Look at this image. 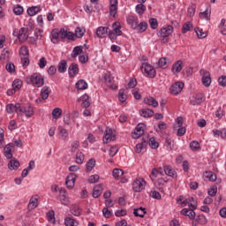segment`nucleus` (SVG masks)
Instances as JSON below:
<instances>
[{"label":"nucleus","instance_id":"79ce46f5","mask_svg":"<svg viewBox=\"0 0 226 226\" xmlns=\"http://www.w3.org/2000/svg\"><path fill=\"white\" fill-rule=\"evenodd\" d=\"M58 132H59V137L62 139V140H66V139H68V131L64 129V127L59 126Z\"/></svg>","mask_w":226,"mask_h":226},{"label":"nucleus","instance_id":"5701e85b","mask_svg":"<svg viewBox=\"0 0 226 226\" xmlns=\"http://www.w3.org/2000/svg\"><path fill=\"white\" fill-rule=\"evenodd\" d=\"M204 102V95L202 94H198L191 99V105H200Z\"/></svg>","mask_w":226,"mask_h":226},{"label":"nucleus","instance_id":"0e129e2a","mask_svg":"<svg viewBox=\"0 0 226 226\" xmlns=\"http://www.w3.org/2000/svg\"><path fill=\"white\" fill-rule=\"evenodd\" d=\"M13 13L14 15H22L24 13V7L21 5H17L13 8Z\"/></svg>","mask_w":226,"mask_h":226},{"label":"nucleus","instance_id":"6ab92c4d","mask_svg":"<svg viewBox=\"0 0 226 226\" xmlns=\"http://www.w3.org/2000/svg\"><path fill=\"white\" fill-rule=\"evenodd\" d=\"M180 205L182 206V207H185V206L188 205L189 207H192V209H197V201L194 200L192 197L183 200L182 202H180Z\"/></svg>","mask_w":226,"mask_h":226},{"label":"nucleus","instance_id":"1a4fd4ad","mask_svg":"<svg viewBox=\"0 0 226 226\" xmlns=\"http://www.w3.org/2000/svg\"><path fill=\"white\" fill-rule=\"evenodd\" d=\"M19 40V41H26L27 38H29V34H27V28L22 27L19 31V30H14L13 31V35L17 36Z\"/></svg>","mask_w":226,"mask_h":226},{"label":"nucleus","instance_id":"ddd939ff","mask_svg":"<svg viewBox=\"0 0 226 226\" xmlns=\"http://www.w3.org/2000/svg\"><path fill=\"white\" fill-rule=\"evenodd\" d=\"M112 140H116V135L114 132H112V129L106 128L103 142L109 144V142H112Z\"/></svg>","mask_w":226,"mask_h":226},{"label":"nucleus","instance_id":"c756f323","mask_svg":"<svg viewBox=\"0 0 226 226\" xmlns=\"http://www.w3.org/2000/svg\"><path fill=\"white\" fill-rule=\"evenodd\" d=\"M20 167V162L17 159H12L8 163V169L10 170H17Z\"/></svg>","mask_w":226,"mask_h":226},{"label":"nucleus","instance_id":"9d476101","mask_svg":"<svg viewBox=\"0 0 226 226\" xmlns=\"http://www.w3.org/2000/svg\"><path fill=\"white\" fill-rule=\"evenodd\" d=\"M77 181V175L75 173H71L66 177L65 185L68 190H73L75 187V182Z\"/></svg>","mask_w":226,"mask_h":226},{"label":"nucleus","instance_id":"37998d69","mask_svg":"<svg viewBox=\"0 0 226 226\" xmlns=\"http://www.w3.org/2000/svg\"><path fill=\"white\" fill-rule=\"evenodd\" d=\"M76 89H79L80 91H84L85 89H87V83L84 79H79L76 83Z\"/></svg>","mask_w":226,"mask_h":226},{"label":"nucleus","instance_id":"412c9836","mask_svg":"<svg viewBox=\"0 0 226 226\" xmlns=\"http://www.w3.org/2000/svg\"><path fill=\"white\" fill-rule=\"evenodd\" d=\"M77 102L79 103L82 102V107H84L85 109H87V107L91 106V102H89V95H87V94H83L81 98H79L77 100Z\"/></svg>","mask_w":226,"mask_h":226},{"label":"nucleus","instance_id":"4468645a","mask_svg":"<svg viewBox=\"0 0 226 226\" xmlns=\"http://www.w3.org/2000/svg\"><path fill=\"white\" fill-rule=\"evenodd\" d=\"M145 130H146V124H139L136 126V131L132 134V139H140V137H142V135H144Z\"/></svg>","mask_w":226,"mask_h":226},{"label":"nucleus","instance_id":"bf43d9fd","mask_svg":"<svg viewBox=\"0 0 226 226\" xmlns=\"http://www.w3.org/2000/svg\"><path fill=\"white\" fill-rule=\"evenodd\" d=\"M80 54H82V46H77L72 50V57H77V56H80Z\"/></svg>","mask_w":226,"mask_h":226},{"label":"nucleus","instance_id":"8fccbe9b","mask_svg":"<svg viewBox=\"0 0 226 226\" xmlns=\"http://www.w3.org/2000/svg\"><path fill=\"white\" fill-rule=\"evenodd\" d=\"M94 165H96V161L94 159H90L86 164L87 172H91V170L94 169Z\"/></svg>","mask_w":226,"mask_h":226},{"label":"nucleus","instance_id":"7c9ffc66","mask_svg":"<svg viewBox=\"0 0 226 226\" xmlns=\"http://www.w3.org/2000/svg\"><path fill=\"white\" fill-rule=\"evenodd\" d=\"M49 96H50V88L45 86L41 90V100H47Z\"/></svg>","mask_w":226,"mask_h":226},{"label":"nucleus","instance_id":"bb28decb","mask_svg":"<svg viewBox=\"0 0 226 226\" xmlns=\"http://www.w3.org/2000/svg\"><path fill=\"white\" fill-rule=\"evenodd\" d=\"M23 109V114H25L26 117H32V116L34 114V108L30 105H26Z\"/></svg>","mask_w":226,"mask_h":226},{"label":"nucleus","instance_id":"72a5a7b5","mask_svg":"<svg viewBox=\"0 0 226 226\" xmlns=\"http://www.w3.org/2000/svg\"><path fill=\"white\" fill-rule=\"evenodd\" d=\"M70 212L73 216H80L82 213V208L79 205H72Z\"/></svg>","mask_w":226,"mask_h":226},{"label":"nucleus","instance_id":"393cba45","mask_svg":"<svg viewBox=\"0 0 226 226\" xmlns=\"http://www.w3.org/2000/svg\"><path fill=\"white\" fill-rule=\"evenodd\" d=\"M38 195L33 196L28 203V209L33 210V209H36V207H38Z\"/></svg>","mask_w":226,"mask_h":226},{"label":"nucleus","instance_id":"f03ea898","mask_svg":"<svg viewBox=\"0 0 226 226\" xmlns=\"http://www.w3.org/2000/svg\"><path fill=\"white\" fill-rule=\"evenodd\" d=\"M113 29L109 31L108 36L110 40H116L117 36H121L123 32L121 31V23L119 21H116L112 25Z\"/></svg>","mask_w":226,"mask_h":226},{"label":"nucleus","instance_id":"423d86ee","mask_svg":"<svg viewBox=\"0 0 226 226\" xmlns=\"http://www.w3.org/2000/svg\"><path fill=\"white\" fill-rule=\"evenodd\" d=\"M184 88L185 83L181 81H177L176 83L170 86V92L171 93V94L177 95L179 94V93H181V91H183Z\"/></svg>","mask_w":226,"mask_h":226},{"label":"nucleus","instance_id":"c03bdc74","mask_svg":"<svg viewBox=\"0 0 226 226\" xmlns=\"http://www.w3.org/2000/svg\"><path fill=\"white\" fill-rule=\"evenodd\" d=\"M205 179H208V181H216V174L213 171H206L204 174Z\"/></svg>","mask_w":226,"mask_h":226},{"label":"nucleus","instance_id":"20e7f679","mask_svg":"<svg viewBox=\"0 0 226 226\" xmlns=\"http://www.w3.org/2000/svg\"><path fill=\"white\" fill-rule=\"evenodd\" d=\"M6 112L7 114H13V112H16L18 116H22L24 114V109L20 103H11L6 105Z\"/></svg>","mask_w":226,"mask_h":226},{"label":"nucleus","instance_id":"de8ad7c7","mask_svg":"<svg viewBox=\"0 0 226 226\" xmlns=\"http://www.w3.org/2000/svg\"><path fill=\"white\" fill-rule=\"evenodd\" d=\"M146 146H147V142L146 141V139H143V141L141 143H138L136 145L135 152L138 154L142 153V149H144V147H146Z\"/></svg>","mask_w":226,"mask_h":226},{"label":"nucleus","instance_id":"e2e57ef3","mask_svg":"<svg viewBox=\"0 0 226 226\" xmlns=\"http://www.w3.org/2000/svg\"><path fill=\"white\" fill-rule=\"evenodd\" d=\"M195 219L200 225H206L207 223V219L204 215H198Z\"/></svg>","mask_w":226,"mask_h":226},{"label":"nucleus","instance_id":"a18cd8bd","mask_svg":"<svg viewBox=\"0 0 226 226\" xmlns=\"http://www.w3.org/2000/svg\"><path fill=\"white\" fill-rule=\"evenodd\" d=\"M52 116H53V119H59V117H61L62 114H63V109H61V108H55L52 110Z\"/></svg>","mask_w":226,"mask_h":226},{"label":"nucleus","instance_id":"a211bd4d","mask_svg":"<svg viewBox=\"0 0 226 226\" xmlns=\"http://www.w3.org/2000/svg\"><path fill=\"white\" fill-rule=\"evenodd\" d=\"M199 17L201 20H211V6L207 5L206 11L199 13Z\"/></svg>","mask_w":226,"mask_h":226},{"label":"nucleus","instance_id":"39448f33","mask_svg":"<svg viewBox=\"0 0 226 226\" xmlns=\"http://www.w3.org/2000/svg\"><path fill=\"white\" fill-rule=\"evenodd\" d=\"M200 73L202 75L201 82L203 86H205V87H209L211 86V73L205 69H201Z\"/></svg>","mask_w":226,"mask_h":226},{"label":"nucleus","instance_id":"6e6d98bb","mask_svg":"<svg viewBox=\"0 0 226 226\" xmlns=\"http://www.w3.org/2000/svg\"><path fill=\"white\" fill-rule=\"evenodd\" d=\"M76 163H78V165H82V163H84V154L82 152H77Z\"/></svg>","mask_w":226,"mask_h":226},{"label":"nucleus","instance_id":"c85d7f7f","mask_svg":"<svg viewBox=\"0 0 226 226\" xmlns=\"http://www.w3.org/2000/svg\"><path fill=\"white\" fill-rule=\"evenodd\" d=\"M27 14L29 15V17H34V15L40 13V11H41V7L40 6H32L30 8L27 9Z\"/></svg>","mask_w":226,"mask_h":226},{"label":"nucleus","instance_id":"4c0bfd02","mask_svg":"<svg viewBox=\"0 0 226 226\" xmlns=\"http://www.w3.org/2000/svg\"><path fill=\"white\" fill-rule=\"evenodd\" d=\"M64 225L65 226H79V221H77L72 217H66L64 219Z\"/></svg>","mask_w":226,"mask_h":226},{"label":"nucleus","instance_id":"2f4dec72","mask_svg":"<svg viewBox=\"0 0 226 226\" xmlns=\"http://www.w3.org/2000/svg\"><path fill=\"white\" fill-rule=\"evenodd\" d=\"M102 190H103V185H95L94 187V192H93V194H92L94 199H98V197H100L102 195Z\"/></svg>","mask_w":226,"mask_h":226},{"label":"nucleus","instance_id":"603ef678","mask_svg":"<svg viewBox=\"0 0 226 226\" xmlns=\"http://www.w3.org/2000/svg\"><path fill=\"white\" fill-rule=\"evenodd\" d=\"M158 64L160 68L165 69L169 66V59L166 57L160 58L158 61Z\"/></svg>","mask_w":226,"mask_h":226},{"label":"nucleus","instance_id":"09e8293b","mask_svg":"<svg viewBox=\"0 0 226 226\" xmlns=\"http://www.w3.org/2000/svg\"><path fill=\"white\" fill-rule=\"evenodd\" d=\"M214 137H222V139H226V129L214 130L213 131Z\"/></svg>","mask_w":226,"mask_h":226},{"label":"nucleus","instance_id":"3c124183","mask_svg":"<svg viewBox=\"0 0 226 226\" xmlns=\"http://www.w3.org/2000/svg\"><path fill=\"white\" fill-rule=\"evenodd\" d=\"M47 218L50 223H56V213L54 210H50L47 213Z\"/></svg>","mask_w":226,"mask_h":226},{"label":"nucleus","instance_id":"f8f14e48","mask_svg":"<svg viewBox=\"0 0 226 226\" xmlns=\"http://www.w3.org/2000/svg\"><path fill=\"white\" fill-rule=\"evenodd\" d=\"M104 82L109 89H117V86L116 85V81L114 80V77L110 74H105Z\"/></svg>","mask_w":226,"mask_h":226},{"label":"nucleus","instance_id":"680f3d73","mask_svg":"<svg viewBox=\"0 0 226 226\" xmlns=\"http://www.w3.org/2000/svg\"><path fill=\"white\" fill-rule=\"evenodd\" d=\"M198 38H206L207 36V33L204 32V30L200 28L194 29Z\"/></svg>","mask_w":226,"mask_h":226},{"label":"nucleus","instance_id":"864d4df0","mask_svg":"<svg viewBox=\"0 0 226 226\" xmlns=\"http://www.w3.org/2000/svg\"><path fill=\"white\" fill-rule=\"evenodd\" d=\"M138 33H144V31H146V29H147V23L146 22H141V23H138L137 27L135 28Z\"/></svg>","mask_w":226,"mask_h":226},{"label":"nucleus","instance_id":"cd10ccee","mask_svg":"<svg viewBox=\"0 0 226 226\" xmlns=\"http://www.w3.org/2000/svg\"><path fill=\"white\" fill-rule=\"evenodd\" d=\"M109 33V27L99 26L96 30V35L98 38H105V34Z\"/></svg>","mask_w":226,"mask_h":226},{"label":"nucleus","instance_id":"e433bc0d","mask_svg":"<svg viewBox=\"0 0 226 226\" xmlns=\"http://www.w3.org/2000/svg\"><path fill=\"white\" fill-rule=\"evenodd\" d=\"M134 216H139V218H144L146 215V208L140 207L139 208H135L133 210Z\"/></svg>","mask_w":226,"mask_h":226},{"label":"nucleus","instance_id":"49530a36","mask_svg":"<svg viewBox=\"0 0 226 226\" xmlns=\"http://www.w3.org/2000/svg\"><path fill=\"white\" fill-rule=\"evenodd\" d=\"M192 29H193V24H192L190 21H187L183 25L182 33L185 34V33H188V31H192Z\"/></svg>","mask_w":226,"mask_h":226},{"label":"nucleus","instance_id":"a19ab883","mask_svg":"<svg viewBox=\"0 0 226 226\" xmlns=\"http://www.w3.org/2000/svg\"><path fill=\"white\" fill-rule=\"evenodd\" d=\"M140 116H142V117H153V116H154V111L149 109H141Z\"/></svg>","mask_w":226,"mask_h":226},{"label":"nucleus","instance_id":"f257e3e1","mask_svg":"<svg viewBox=\"0 0 226 226\" xmlns=\"http://www.w3.org/2000/svg\"><path fill=\"white\" fill-rule=\"evenodd\" d=\"M26 84H32L34 87H41L45 84V79L41 74L35 72L31 76L26 77Z\"/></svg>","mask_w":226,"mask_h":226},{"label":"nucleus","instance_id":"4d7b16f0","mask_svg":"<svg viewBox=\"0 0 226 226\" xmlns=\"http://www.w3.org/2000/svg\"><path fill=\"white\" fill-rule=\"evenodd\" d=\"M136 12L138 13V15H144V13L146 12V5H144L143 4H139L136 6Z\"/></svg>","mask_w":226,"mask_h":226},{"label":"nucleus","instance_id":"58836bf2","mask_svg":"<svg viewBox=\"0 0 226 226\" xmlns=\"http://www.w3.org/2000/svg\"><path fill=\"white\" fill-rule=\"evenodd\" d=\"M86 34V28L78 26L75 29L74 40L75 38H82Z\"/></svg>","mask_w":226,"mask_h":226},{"label":"nucleus","instance_id":"052dcab7","mask_svg":"<svg viewBox=\"0 0 226 226\" xmlns=\"http://www.w3.org/2000/svg\"><path fill=\"white\" fill-rule=\"evenodd\" d=\"M148 144L152 149H158V147L160 146L159 143L157 142L156 139H154V138H150Z\"/></svg>","mask_w":226,"mask_h":226},{"label":"nucleus","instance_id":"a878e982","mask_svg":"<svg viewBox=\"0 0 226 226\" xmlns=\"http://www.w3.org/2000/svg\"><path fill=\"white\" fill-rule=\"evenodd\" d=\"M163 170L166 174V176H169L170 177H173V179H176L177 177V173L172 169L170 166H164Z\"/></svg>","mask_w":226,"mask_h":226},{"label":"nucleus","instance_id":"6e6552de","mask_svg":"<svg viewBox=\"0 0 226 226\" xmlns=\"http://www.w3.org/2000/svg\"><path fill=\"white\" fill-rule=\"evenodd\" d=\"M146 188V180L144 178H137L132 183V190L134 192H142Z\"/></svg>","mask_w":226,"mask_h":226},{"label":"nucleus","instance_id":"f3484780","mask_svg":"<svg viewBox=\"0 0 226 226\" xmlns=\"http://www.w3.org/2000/svg\"><path fill=\"white\" fill-rule=\"evenodd\" d=\"M171 33H174V27L170 25L167 27L162 28L159 31V35L162 38H167L168 36H170Z\"/></svg>","mask_w":226,"mask_h":226},{"label":"nucleus","instance_id":"69168bd1","mask_svg":"<svg viewBox=\"0 0 226 226\" xmlns=\"http://www.w3.org/2000/svg\"><path fill=\"white\" fill-rule=\"evenodd\" d=\"M190 147L192 151H199L200 149V143L199 141H192L190 143Z\"/></svg>","mask_w":226,"mask_h":226},{"label":"nucleus","instance_id":"5fc2aeb1","mask_svg":"<svg viewBox=\"0 0 226 226\" xmlns=\"http://www.w3.org/2000/svg\"><path fill=\"white\" fill-rule=\"evenodd\" d=\"M112 174L115 179H119V177H121V176H123L124 172L123 171V170L116 168L113 170Z\"/></svg>","mask_w":226,"mask_h":226},{"label":"nucleus","instance_id":"473e14b6","mask_svg":"<svg viewBox=\"0 0 226 226\" xmlns=\"http://www.w3.org/2000/svg\"><path fill=\"white\" fill-rule=\"evenodd\" d=\"M59 40H61L59 36V31L54 29L51 32V41L55 44L57 45L59 43Z\"/></svg>","mask_w":226,"mask_h":226},{"label":"nucleus","instance_id":"774afa93","mask_svg":"<svg viewBox=\"0 0 226 226\" xmlns=\"http://www.w3.org/2000/svg\"><path fill=\"white\" fill-rule=\"evenodd\" d=\"M118 100L119 102H122V103H124V102H126V95L124 94V89L119 90Z\"/></svg>","mask_w":226,"mask_h":226},{"label":"nucleus","instance_id":"b1692460","mask_svg":"<svg viewBox=\"0 0 226 226\" xmlns=\"http://www.w3.org/2000/svg\"><path fill=\"white\" fill-rule=\"evenodd\" d=\"M127 23L132 29H137V26L139 25V18L135 16H128L127 17Z\"/></svg>","mask_w":226,"mask_h":226},{"label":"nucleus","instance_id":"338daca9","mask_svg":"<svg viewBox=\"0 0 226 226\" xmlns=\"http://www.w3.org/2000/svg\"><path fill=\"white\" fill-rule=\"evenodd\" d=\"M20 87H22V80L15 79L12 83V88H14L16 91H19Z\"/></svg>","mask_w":226,"mask_h":226},{"label":"nucleus","instance_id":"2eb2a0df","mask_svg":"<svg viewBox=\"0 0 226 226\" xmlns=\"http://www.w3.org/2000/svg\"><path fill=\"white\" fill-rule=\"evenodd\" d=\"M59 197L61 204H64V206H68L70 204V200L68 199V192H66V189H60Z\"/></svg>","mask_w":226,"mask_h":226},{"label":"nucleus","instance_id":"dca6fc26","mask_svg":"<svg viewBox=\"0 0 226 226\" xmlns=\"http://www.w3.org/2000/svg\"><path fill=\"white\" fill-rule=\"evenodd\" d=\"M193 207H189V208H184L181 210V215H184V216H188L190 220H195V211Z\"/></svg>","mask_w":226,"mask_h":226},{"label":"nucleus","instance_id":"c9c22d12","mask_svg":"<svg viewBox=\"0 0 226 226\" xmlns=\"http://www.w3.org/2000/svg\"><path fill=\"white\" fill-rule=\"evenodd\" d=\"M67 68H68V63L66 62V60H61L57 67L59 73H64Z\"/></svg>","mask_w":226,"mask_h":226},{"label":"nucleus","instance_id":"4be33fe9","mask_svg":"<svg viewBox=\"0 0 226 226\" xmlns=\"http://www.w3.org/2000/svg\"><path fill=\"white\" fill-rule=\"evenodd\" d=\"M181 70H183V61L178 60L175 64H173L171 67V72L176 75V73H180Z\"/></svg>","mask_w":226,"mask_h":226},{"label":"nucleus","instance_id":"0eeeda50","mask_svg":"<svg viewBox=\"0 0 226 226\" xmlns=\"http://www.w3.org/2000/svg\"><path fill=\"white\" fill-rule=\"evenodd\" d=\"M58 34L60 36V40H72V41H75V34L73 32H68L64 28H61L58 31Z\"/></svg>","mask_w":226,"mask_h":226},{"label":"nucleus","instance_id":"13d9d810","mask_svg":"<svg viewBox=\"0 0 226 226\" xmlns=\"http://www.w3.org/2000/svg\"><path fill=\"white\" fill-rule=\"evenodd\" d=\"M20 57H27L29 56V49L26 46H22L19 49Z\"/></svg>","mask_w":226,"mask_h":226},{"label":"nucleus","instance_id":"aec40b11","mask_svg":"<svg viewBox=\"0 0 226 226\" xmlns=\"http://www.w3.org/2000/svg\"><path fill=\"white\" fill-rule=\"evenodd\" d=\"M109 15L110 17L117 15V0L109 1Z\"/></svg>","mask_w":226,"mask_h":226},{"label":"nucleus","instance_id":"7ed1b4c3","mask_svg":"<svg viewBox=\"0 0 226 226\" xmlns=\"http://www.w3.org/2000/svg\"><path fill=\"white\" fill-rule=\"evenodd\" d=\"M141 72L145 77H148L149 79H154L156 77V70L149 64H143L141 65Z\"/></svg>","mask_w":226,"mask_h":226},{"label":"nucleus","instance_id":"9b49d317","mask_svg":"<svg viewBox=\"0 0 226 226\" xmlns=\"http://www.w3.org/2000/svg\"><path fill=\"white\" fill-rule=\"evenodd\" d=\"M15 151V145L13 143H9L4 148V154L8 160L13 158V152Z\"/></svg>","mask_w":226,"mask_h":226},{"label":"nucleus","instance_id":"ea45409f","mask_svg":"<svg viewBox=\"0 0 226 226\" xmlns=\"http://www.w3.org/2000/svg\"><path fill=\"white\" fill-rule=\"evenodd\" d=\"M146 105H151L152 107H158V101L153 97H147L144 100Z\"/></svg>","mask_w":226,"mask_h":226},{"label":"nucleus","instance_id":"f704fd0d","mask_svg":"<svg viewBox=\"0 0 226 226\" xmlns=\"http://www.w3.org/2000/svg\"><path fill=\"white\" fill-rule=\"evenodd\" d=\"M79 73V64H72L69 67V75L70 77H75Z\"/></svg>","mask_w":226,"mask_h":226}]
</instances>
